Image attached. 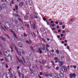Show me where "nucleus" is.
<instances>
[{"label": "nucleus", "mask_w": 78, "mask_h": 78, "mask_svg": "<svg viewBox=\"0 0 78 78\" xmlns=\"http://www.w3.org/2000/svg\"><path fill=\"white\" fill-rule=\"evenodd\" d=\"M61 68L62 69L60 71V73L59 74V75L60 76L61 78H63L64 76V71L62 70V69H64L65 68H66V67L65 66H62Z\"/></svg>", "instance_id": "nucleus-1"}, {"label": "nucleus", "mask_w": 78, "mask_h": 78, "mask_svg": "<svg viewBox=\"0 0 78 78\" xmlns=\"http://www.w3.org/2000/svg\"><path fill=\"white\" fill-rule=\"evenodd\" d=\"M8 75H9V72H7V73H5L4 75H3L2 78H6L7 76H8Z\"/></svg>", "instance_id": "nucleus-2"}, {"label": "nucleus", "mask_w": 78, "mask_h": 78, "mask_svg": "<svg viewBox=\"0 0 78 78\" xmlns=\"http://www.w3.org/2000/svg\"><path fill=\"white\" fill-rule=\"evenodd\" d=\"M5 25L6 27L8 28H9L11 26V24L9 22H6L5 23Z\"/></svg>", "instance_id": "nucleus-3"}, {"label": "nucleus", "mask_w": 78, "mask_h": 78, "mask_svg": "<svg viewBox=\"0 0 78 78\" xmlns=\"http://www.w3.org/2000/svg\"><path fill=\"white\" fill-rule=\"evenodd\" d=\"M10 31L11 33H13V35L14 36L16 39H17L18 37H17V35H16V34H15V33H14V32L13 31V30H10Z\"/></svg>", "instance_id": "nucleus-4"}, {"label": "nucleus", "mask_w": 78, "mask_h": 78, "mask_svg": "<svg viewBox=\"0 0 78 78\" xmlns=\"http://www.w3.org/2000/svg\"><path fill=\"white\" fill-rule=\"evenodd\" d=\"M69 75L71 77L70 78H75L76 77V74L75 73L73 74H70Z\"/></svg>", "instance_id": "nucleus-5"}, {"label": "nucleus", "mask_w": 78, "mask_h": 78, "mask_svg": "<svg viewBox=\"0 0 78 78\" xmlns=\"http://www.w3.org/2000/svg\"><path fill=\"white\" fill-rule=\"evenodd\" d=\"M17 60L18 61V62H20V63H22V64H23V61L22 60V59L20 60V59L18 58V57L16 56Z\"/></svg>", "instance_id": "nucleus-6"}, {"label": "nucleus", "mask_w": 78, "mask_h": 78, "mask_svg": "<svg viewBox=\"0 0 78 78\" xmlns=\"http://www.w3.org/2000/svg\"><path fill=\"white\" fill-rule=\"evenodd\" d=\"M43 75L44 76H46V77H48V76H49V74L48 72L44 73H43Z\"/></svg>", "instance_id": "nucleus-7"}, {"label": "nucleus", "mask_w": 78, "mask_h": 78, "mask_svg": "<svg viewBox=\"0 0 78 78\" xmlns=\"http://www.w3.org/2000/svg\"><path fill=\"white\" fill-rule=\"evenodd\" d=\"M39 38L40 41H42V42H45V43L46 44L47 43L46 41H45V40L43 38H42L40 36L39 37Z\"/></svg>", "instance_id": "nucleus-8"}, {"label": "nucleus", "mask_w": 78, "mask_h": 78, "mask_svg": "<svg viewBox=\"0 0 78 78\" xmlns=\"http://www.w3.org/2000/svg\"><path fill=\"white\" fill-rule=\"evenodd\" d=\"M18 45L19 46V47L20 48H22V47H23V45H22V44L20 42H19L18 43Z\"/></svg>", "instance_id": "nucleus-9"}, {"label": "nucleus", "mask_w": 78, "mask_h": 78, "mask_svg": "<svg viewBox=\"0 0 78 78\" xmlns=\"http://www.w3.org/2000/svg\"><path fill=\"white\" fill-rule=\"evenodd\" d=\"M12 57L10 56L8 57V61L9 62H11L12 61Z\"/></svg>", "instance_id": "nucleus-10"}, {"label": "nucleus", "mask_w": 78, "mask_h": 78, "mask_svg": "<svg viewBox=\"0 0 78 78\" xmlns=\"http://www.w3.org/2000/svg\"><path fill=\"white\" fill-rule=\"evenodd\" d=\"M2 8L5 9L6 8V5L4 3H3L2 4Z\"/></svg>", "instance_id": "nucleus-11"}, {"label": "nucleus", "mask_w": 78, "mask_h": 78, "mask_svg": "<svg viewBox=\"0 0 78 78\" xmlns=\"http://www.w3.org/2000/svg\"><path fill=\"white\" fill-rule=\"evenodd\" d=\"M20 53L21 55H24L25 54V52L23 51V50L21 49L20 51Z\"/></svg>", "instance_id": "nucleus-12"}, {"label": "nucleus", "mask_w": 78, "mask_h": 78, "mask_svg": "<svg viewBox=\"0 0 78 78\" xmlns=\"http://www.w3.org/2000/svg\"><path fill=\"white\" fill-rule=\"evenodd\" d=\"M23 5H24V2H21L19 3V6L21 7H22V6H23Z\"/></svg>", "instance_id": "nucleus-13"}, {"label": "nucleus", "mask_w": 78, "mask_h": 78, "mask_svg": "<svg viewBox=\"0 0 78 78\" xmlns=\"http://www.w3.org/2000/svg\"><path fill=\"white\" fill-rule=\"evenodd\" d=\"M14 27H15L14 28V30L15 31H18V27H17V26H14Z\"/></svg>", "instance_id": "nucleus-14"}, {"label": "nucleus", "mask_w": 78, "mask_h": 78, "mask_svg": "<svg viewBox=\"0 0 78 78\" xmlns=\"http://www.w3.org/2000/svg\"><path fill=\"white\" fill-rule=\"evenodd\" d=\"M1 40L2 41H3L4 42H5V41H6V38L3 37V36H1Z\"/></svg>", "instance_id": "nucleus-15"}, {"label": "nucleus", "mask_w": 78, "mask_h": 78, "mask_svg": "<svg viewBox=\"0 0 78 78\" xmlns=\"http://www.w3.org/2000/svg\"><path fill=\"white\" fill-rule=\"evenodd\" d=\"M32 27H33V29L35 30L36 28V24H33L32 26Z\"/></svg>", "instance_id": "nucleus-16"}, {"label": "nucleus", "mask_w": 78, "mask_h": 78, "mask_svg": "<svg viewBox=\"0 0 78 78\" xmlns=\"http://www.w3.org/2000/svg\"><path fill=\"white\" fill-rule=\"evenodd\" d=\"M28 3L29 4H30V5L31 6L33 5V2L31 1H29V2H28Z\"/></svg>", "instance_id": "nucleus-17"}, {"label": "nucleus", "mask_w": 78, "mask_h": 78, "mask_svg": "<svg viewBox=\"0 0 78 78\" xmlns=\"http://www.w3.org/2000/svg\"><path fill=\"white\" fill-rule=\"evenodd\" d=\"M42 46L43 47V50H44V51H45V44H43L42 45Z\"/></svg>", "instance_id": "nucleus-18"}, {"label": "nucleus", "mask_w": 78, "mask_h": 78, "mask_svg": "<svg viewBox=\"0 0 78 78\" xmlns=\"http://www.w3.org/2000/svg\"><path fill=\"white\" fill-rule=\"evenodd\" d=\"M59 63H60V64H59V66H63V62H59Z\"/></svg>", "instance_id": "nucleus-19"}, {"label": "nucleus", "mask_w": 78, "mask_h": 78, "mask_svg": "<svg viewBox=\"0 0 78 78\" xmlns=\"http://www.w3.org/2000/svg\"><path fill=\"white\" fill-rule=\"evenodd\" d=\"M29 59L31 61H33V57L31 56V54L29 55Z\"/></svg>", "instance_id": "nucleus-20"}, {"label": "nucleus", "mask_w": 78, "mask_h": 78, "mask_svg": "<svg viewBox=\"0 0 78 78\" xmlns=\"http://www.w3.org/2000/svg\"><path fill=\"white\" fill-rule=\"evenodd\" d=\"M33 16H34V19L36 16H37V13H33Z\"/></svg>", "instance_id": "nucleus-21"}, {"label": "nucleus", "mask_w": 78, "mask_h": 78, "mask_svg": "<svg viewBox=\"0 0 78 78\" xmlns=\"http://www.w3.org/2000/svg\"><path fill=\"white\" fill-rule=\"evenodd\" d=\"M46 62H47V61H46V60H42V63L43 64H46Z\"/></svg>", "instance_id": "nucleus-22"}, {"label": "nucleus", "mask_w": 78, "mask_h": 78, "mask_svg": "<svg viewBox=\"0 0 78 78\" xmlns=\"http://www.w3.org/2000/svg\"><path fill=\"white\" fill-rule=\"evenodd\" d=\"M54 76L55 78H58V74L56 73H55L54 74Z\"/></svg>", "instance_id": "nucleus-23"}, {"label": "nucleus", "mask_w": 78, "mask_h": 78, "mask_svg": "<svg viewBox=\"0 0 78 78\" xmlns=\"http://www.w3.org/2000/svg\"><path fill=\"white\" fill-rule=\"evenodd\" d=\"M10 74H11V75L12 76L11 77L12 78H14V76H15V75L14 74V73H11Z\"/></svg>", "instance_id": "nucleus-24"}, {"label": "nucleus", "mask_w": 78, "mask_h": 78, "mask_svg": "<svg viewBox=\"0 0 78 78\" xmlns=\"http://www.w3.org/2000/svg\"><path fill=\"white\" fill-rule=\"evenodd\" d=\"M28 16L27 15H26V16L24 17V19L25 20H27V19H28Z\"/></svg>", "instance_id": "nucleus-25"}, {"label": "nucleus", "mask_w": 78, "mask_h": 78, "mask_svg": "<svg viewBox=\"0 0 78 78\" xmlns=\"http://www.w3.org/2000/svg\"><path fill=\"white\" fill-rule=\"evenodd\" d=\"M29 33L30 36V37H33V34H32V33H31V31H29Z\"/></svg>", "instance_id": "nucleus-26"}, {"label": "nucleus", "mask_w": 78, "mask_h": 78, "mask_svg": "<svg viewBox=\"0 0 78 78\" xmlns=\"http://www.w3.org/2000/svg\"><path fill=\"white\" fill-rule=\"evenodd\" d=\"M40 31H41V32H44V31H45V29H44L42 28H41L40 29Z\"/></svg>", "instance_id": "nucleus-27"}, {"label": "nucleus", "mask_w": 78, "mask_h": 78, "mask_svg": "<svg viewBox=\"0 0 78 78\" xmlns=\"http://www.w3.org/2000/svg\"><path fill=\"white\" fill-rule=\"evenodd\" d=\"M38 50V51H39V53H40V54H41V53H42V51L41 50V49H40V48H39Z\"/></svg>", "instance_id": "nucleus-28"}, {"label": "nucleus", "mask_w": 78, "mask_h": 78, "mask_svg": "<svg viewBox=\"0 0 78 78\" xmlns=\"http://www.w3.org/2000/svg\"><path fill=\"white\" fill-rule=\"evenodd\" d=\"M55 53L58 55L59 53V51L58 50H56L55 51Z\"/></svg>", "instance_id": "nucleus-29"}, {"label": "nucleus", "mask_w": 78, "mask_h": 78, "mask_svg": "<svg viewBox=\"0 0 78 78\" xmlns=\"http://www.w3.org/2000/svg\"><path fill=\"white\" fill-rule=\"evenodd\" d=\"M45 67L46 68V69H50V67H49L48 66V65H46L45 66Z\"/></svg>", "instance_id": "nucleus-30"}, {"label": "nucleus", "mask_w": 78, "mask_h": 78, "mask_svg": "<svg viewBox=\"0 0 78 78\" xmlns=\"http://www.w3.org/2000/svg\"><path fill=\"white\" fill-rule=\"evenodd\" d=\"M26 44H29V45H30V42L28 41V40H26Z\"/></svg>", "instance_id": "nucleus-31"}, {"label": "nucleus", "mask_w": 78, "mask_h": 78, "mask_svg": "<svg viewBox=\"0 0 78 78\" xmlns=\"http://www.w3.org/2000/svg\"><path fill=\"white\" fill-rule=\"evenodd\" d=\"M15 17H20L19 16V15L18 14H15Z\"/></svg>", "instance_id": "nucleus-32"}, {"label": "nucleus", "mask_w": 78, "mask_h": 78, "mask_svg": "<svg viewBox=\"0 0 78 78\" xmlns=\"http://www.w3.org/2000/svg\"><path fill=\"white\" fill-rule=\"evenodd\" d=\"M18 19L19 20V21H20V22H21L22 23H23V21H22V20L21 19H20L19 18H18Z\"/></svg>", "instance_id": "nucleus-33"}, {"label": "nucleus", "mask_w": 78, "mask_h": 78, "mask_svg": "<svg viewBox=\"0 0 78 78\" xmlns=\"http://www.w3.org/2000/svg\"><path fill=\"white\" fill-rule=\"evenodd\" d=\"M21 75V73L20 72H18V75H19V77H20V75Z\"/></svg>", "instance_id": "nucleus-34"}, {"label": "nucleus", "mask_w": 78, "mask_h": 78, "mask_svg": "<svg viewBox=\"0 0 78 78\" xmlns=\"http://www.w3.org/2000/svg\"><path fill=\"white\" fill-rule=\"evenodd\" d=\"M35 66H36V65H32V70H33V69H34V68H35Z\"/></svg>", "instance_id": "nucleus-35"}, {"label": "nucleus", "mask_w": 78, "mask_h": 78, "mask_svg": "<svg viewBox=\"0 0 78 78\" xmlns=\"http://www.w3.org/2000/svg\"><path fill=\"white\" fill-rule=\"evenodd\" d=\"M64 71L65 72H67V68H65L64 69Z\"/></svg>", "instance_id": "nucleus-36"}, {"label": "nucleus", "mask_w": 78, "mask_h": 78, "mask_svg": "<svg viewBox=\"0 0 78 78\" xmlns=\"http://www.w3.org/2000/svg\"><path fill=\"white\" fill-rule=\"evenodd\" d=\"M43 34V36H46V35H47V32H44Z\"/></svg>", "instance_id": "nucleus-37"}, {"label": "nucleus", "mask_w": 78, "mask_h": 78, "mask_svg": "<svg viewBox=\"0 0 78 78\" xmlns=\"http://www.w3.org/2000/svg\"><path fill=\"white\" fill-rule=\"evenodd\" d=\"M26 59L27 60V61H28V60H29V58L27 56L26 57Z\"/></svg>", "instance_id": "nucleus-38"}, {"label": "nucleus", "mask_w": 78, "mask_h": 78, "mask_svg": "<svg viewBox=\"0 0 78 78\" xmlns=\"http://www.w3.org/2000/svg\"><path fill=\"white\" fill-rule=\"evenodd\" d=\"M10 21L12 23H14V20H13L12 19H11L10 20Z\"/></svg>", "instance_id": "nucleus-39"}, {"label": "nucleus", "mask_w": 78, "mask_h": 78, "mask_svg": "<svg viewBox=\"0 0 78 78\" xmlns=\"http://www.w3.org/2000/svg\"><path fill=\"white\" fill-rule=\"evenodd\" d=\"M58 58L57 57H55L54 59V60H55V61H57L58 60Z\"/></svg>", "instance_id": "nucleus-40"}, {"label": "nucleus", "mask_w": 78, "mask_h": 78, "mask_svg": "<svg viewBox=\"0 0 78 78\" xmlns=\"http://www.w3.org/2000/svg\"><path fill=\"white\" fill-rule=\"evenodd\" d=\"M15 22L16 24H17L18 23V21L17 20H15Z\"/></svg>", "instance_id": "nucleus-41"}, {"label": "nucleus", "mask_w": 78, "mask_h": 78, "mask_svg": "<svg viewBox=\"0 0 78 78\" xmlns=\"http://www.w3.org/2000/svg\"><path fill=\"white\" fill-rule=\"evenodd\" d=\"M7 78H12V77H11V75H10V74H9V75H8V76L7 77Z\"/></svg>", "instance_id": "nucleus-42"}, {"label": "nucleus", "mask_w": 78, "mask_h": 78, "mask_svg": "<svg viewBox=\"0 0 78 78\" xmlns=\"http://www.w3.org/2000/svg\"><path fill=\"white\" fill-rule=\"evenodd\" d=\"M15 8L16 10L18 9V6H17V5H15Z\"/></svg>", "instance_id": "nucleus-43"}, {"label": "nucleus", "mask_w": 78, "mask_h": 78, "mask_svg": "<svg viewBox=\"0 0 78 78\" xmlns=\"http://www.w3.org/2000/svg\"><path fill=\"white\" fill-rule=\"evenodd\" d=\"M22 59H23V61L25 63H26V62H25V59H24V58L23 57H22Z\"/></svg>", "instance_id": "nucleus-44"}, {"label": "nucleus", "mask_w": 78, "mask_h": 78, "mask_svg": "<svg viewBox=\"0 0 78 78\" xmlns=\"http://www.w3.org/2000/svg\"><path fill=\"white\" fill-rule=\"evenodd\" d=\"M59 25L60 26H61V25H62V23L61 22H60L59 23Z\"/></svg>", "instance_id": "nucleus-45"}, {"label": "nucleus", "mask_w": 78, "mask_h": 78, "mask_svg": "<svg viewBox=\"0 0 78 78\" xmlns=\"http://www.w3.org/2000/svg\"><path fill=\"white\" fill-rule=\"evenodd\" d=\"M55 69H56V70H59V67H57Z\"/></svg>", "instance_id": "nucleus-46"}, {"label": "nucleus", "mask_w": 78, "mask_h": 78, "mask_svg": "<svg viewBox=\"0 0 78 78\" xmlns=\"http://www.w3.org/2000/svg\"><path fill=\"white\" fill-rule=\"evenodd\" d=\"M25 26H27V27H28V28H30V25H29V24L27 25H25Z\"/></svg>", "instance_id": "nucleus-47"}, {"label": "nucleus", "mask_w": 78, "mask_h": 78, "mask_svg": "<svg viewBox=\"0 0 78 78\" xmlns=\"http://www.w3.org/2000/svg\"><path fill=\"white\" fill-rule=\"evenodd\" d=\"M0 11H2V6H1V5H0Z\"/></svg>", "instance_id": "nucleus-48"}, {"label": "nucleus", "mask_w": 78, "mask_h": 78, "mask_svg": "<svg viewBox=\"0 0 78 78\" xmlns=\"http://www.w3.org/2000/svg\"><path fill=\"white\" fill-rule=\"evenodd\" d=\"M46 48H49V45H48V44H46Z\"/></svg>", "instance_id": "nucleus-49"}, {"label": "nucleus", "mask_w": 78, "mask_h": 78, "mask_svg": "<svg viewBox=\"0 0 78 78\" xmlns=\"http://www.w3.org/2000/svg\"><path fill=\"white\" fill-rule=\"evenodd\" d=\"M5 61L6 62H8V60L7 59V58H6V57H5Z\"/></svg>", "instance_id": "nucleus-50"}, {"label": "nucleus", "mask_w": 78, "mask_h": 78, "mask_svg": "<svg viewBox=\"0 0 78 78\" xmlns=\"http://www.w3.org/2000/svg\"><path fill=\"white\" fill-rule=\"evenodd\" d=\"M30 18L31 19V20H33L34 18H33V16H30Z\"/></svg>", "instance_id": "nucleus-51"}, {"label": "nucleus", "mask_w": 78, "mask_h": 78, "mask_svg": "<svg viewBox=\"0 0 78 78\" xmlns=\"http://www.w3.org/2000/svg\"><path fill=\"white\" fill-rule=\"evenodd\" d=\"M49 76H50V77H53V76H52V74H51V73H50L49 74Z\"/></svg>", "instance_id": "nucleus-52"}, {"label": "nucleus", "mask_w": 78, "mask_h": 78, "mask_svg": "<svg viewBox=\"0 0 78 78\" xmlns=\"http://www.w3.org/2000/svg\"><path fill=\"white\" fill-rule=\"evenodd\" d=\"M43 20H44V21H45V20H46L47 19L45 18H43Z\"/></svg>", "instance_id": "nucleus-53"}, {"label": "nucleus", "mask_w": 78, "mask_h": 78, "mask_svg": "<svg viewBox=\"0 0 78 78\" xmlns=\"http://www.w3.org/2000/svg\"><path fill=\"white\" fill-rule=\"evenodd\" d=\"M73 67L74 68V69H75L76 68V66H73Z\"/></svg>", "instance_id": "nucleus-54"}, {"label": "nucleus", "mask_w": 78, "mask_h": 78, "mask_svg": "<svg viewBox=\"0 0 78 78\" xmlns=\"http://www.w3.org/2000/svg\"><path fill=\"white\" fill-rule=\"evenodd\" d=\"M11 68H9L8 69V71H9V73H10V72H11Z\"/></svg>", "instance_id": "nucleus-55"}, {"label": "nucleus", "mask_w": 78, "mask_h": 78, "mask_svg": "<svg viewBox=\"0 0 78 78\" xmlns=\"http://www.w3.org/2000/svg\"><path fill=\"white\" fill-rule=\"evenodd\" d=\"M11 49L12 52H13V49H12V47H11Z\"/></svg>", "instance_id": "nucleus-56"}, {"label": "nucleus", "mask_w": 78, "mask_h": 78, "mask_svg": "<svg viewBox=\"0 0 78 78\" xmlns=\"http://www.w3.org/2000/svg\"><path fill=\"white\" fill-rule=\"evenodd\" d=\"M5 36H7V37H8V38H9V39H10L9 37V36H8V34H5Z\"/></svg>", "instance_id": "nucleus-57"}, {"label": "nucleus", "mask_w": 78, "mask_h": 78, "mask_svg": "<svg viewBox=\"0 0 78 78\" xmlns=\"http://www.w3.org/2000/svg\"><path fill=\"white\" fill-rule=\"evenodd\" d=\"M62 28L63 29H65V28H66V27L65 26L63 25L62 26Z\"/></svg>", "instance_id": "nucleus-58"}, {"label": "nucleus", "mask_w": 78, "mask_h": 78, "mask_svg": "<svg viewBox=\"0 0 78 78\" xmlns=\"http://www.w3.org/2000/svg\"><path fill=\"white\" fill-rule=\"evenodd\" d=\"M42 65H41L40 66V69H41V70H42V69H43V68H42Z\"/></svg>", "instance_id": "nucleus-59"}, {"label": "nucleus", "mask_w": 78, "mask_h": 78, "mask_svg": "<svg viewBox=\"0 0 78 78\" xmlns=\"http://www.w3.org/2000/svg\"><path fill=\"white\" fill-rule=\"evenodd\" d=\"M5 64H6L5 66H6V68H8V66L7 64H6V63Z\"/></svg>", "instance_id": "nucleus-60"}, {"label": "nucleus", "mask_w": 78, "mask_h": 78, "mask_svg": "<svg viewBox=\"0 0 78 78\" xmlns=\"http://www.w3.org/2000/svg\"><path fill=\"white\" fill-rule=\"evenodd\" d=\"M29 42H30V44H32V42L31 41V39H30L29 40Z\"/></svg>", "instance_id": "nucleus-61"}, {"label": "nucleus", "mask_w": 78, "mask_h": 78, "mask_svg": "<svg viewBox=\"0 0 78 78\" xmlns=\"http://www.w3.org/2000/svg\"><path fill=\"white\" fill-rule=\"evenodd\" d=\"M24 37H26V36H27V35L25 34H24Z\"/></svg>", "instance_id": "nucleus-62"}, {"label": "nucleus", "mask_w": 78, "mask_h": 78, "mask_svg": "<svg viewBox=\"0 0 78 78\" xmlns=\"http://www.w3.org/2000/svg\"><path fill=\"white\" fill-rule=\"evenodd\" d=\"M61 59H64V56H62L61 57Z\"/></svg>", "instance_id": "nucleus-63"}, {"label": "nucleus", "mask_w": 78, "mask_h": 78, "mask_svg": "<svg viewBox=\"0 0 78 78\" xmlns=\"http://www.w3.org/2000/svg\"><path fill=\"white\" fill-rule=\"evenodd\" d=\"M40 75H43V74L42 73V72H40Z\"/></svg>", "instance_id": "nucleus-64"}]
</instances>
